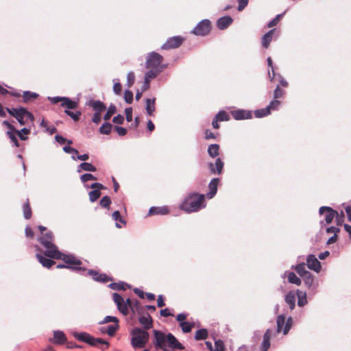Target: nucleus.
Returning a JSON list of instances; mask_svg holds the SVG:
<instances>
[{
	"label": "nucleus",
	"mask_w": 351,
	"mask_h": 351,
	"mask_svg": "<svg viewBox=\"0 0 351 351\" xmlns=\"http://www.w3.org/2000/svg\"><path fill=\"white\" fill-rule=\"evenodd\" d=\"M239 3L238 10L242 11L248 4L249 0H237Z\"/></svg>",
	"instance_id": "62"
},
{
	"label": "nucleus",
	"mask_w": 351,
	"mask_h": 351,
	"mask_svg": "<svg viewBox=\"0 0 351 351\" xmlns=\"http://www.w3.org/2000/svg\"><path fill=\"white\" fill-rule=\"evenodd\" d=\"M69 110L70 109L66 108L64 112L66 114V115L70 117L73 121H77L82 115V112L80 111L73 112Z\"/></svg>",
	"instance_id": "40"
},
{
	"label": "nucleus",
	"mask_w": 351,
	"mask_h": 351,
	"mask_svg": "<svg viewBox=\"0 0 351 351\" xmlns=\"http://www.w3.org/2000/svg\"><path fill=\"white\" fill-rule=\"evenodd\" d=\"M302 278H303L306 286L310 288L314 282V279L312 274L310 272H308L307 275H304Z\"/></svg>",
	"instance_id": "45"
},
{
	"label": "nucleus",
	"mask_w": 351,
	"mask_h": 351,
	"mask_svg": "<svg viewBox=\"0 0 351 351\" xmlns=\"http://www.w3.org/2000/svg\"><path fill=\"white\" fill-rule=\"evenodd\" d=\"M292 319L288 318L285 322V317L283 315H278L276 319L277 332H280L283 330V334L287 335L292 326Z\"/></svg>",
	"instance_id": "10"
},
{
	"label": "nucleus",
	"mask_w": 351,
	"mask_h": 351,
	"mask_svg": "<svg viewBox=\"0 0 351 351\" xmlns=\"http://www.w3.org/2000/svg\"><path fill=\"white\" fill-rule=\"evenodd\" d=\"M219 183V178H213L211 180V181L209 183L208 188H209V193H207V197L209 199H211L214 197V195L217 193V186Z\"/></svg>",
	"instance_id": "22"
},
{
	"label": "nucleus",
	"mask_w": 351,
	"mask_h": 351,
	"mask_svg": "<svg viewBox=\"0 0 351 351\" xmlns=\"http://www.w3.org/2000/svg\"><path fill=\"white\" fill-rule=\"evenodd\" d=\"M215 118L217 119L219 121H229L230 116L229 114L223 110L219 111L215 116Z\"/></svg>",
	"instance_id": "44"
},
{
	"label": "nucleus",
	"mask_w": 351,
	"mask_h": 351,
	"mask_svg": "<svg viewBox=\"0 0 351 351\" xmlns=\"http://www.w3.org/2000/svg\"><path fill=\"white\" fill-rule=\"evenodd\" d=\"M285 302L289 306V308L292 310L295 308V297L294 293L289 292L285 296Z\"/></svg>",
	"instance_id": "34"
},
{
	"label": "nucleus",
	"mask_w": 351,
	"mask_h": 351,
	"mask_svg": "<svg viewBox=\"0 0 351 351\" xmlns=\"http://www.w3.org/2000/svg\"><path fill=\"white\" fill-rule=\"evenodd\" d=\"M287 278L289 282L291 284H295L296 285H301V280L293 272H289L287 274Z\"/></svg>",
	"instance_id": "37"
},
{
	"label": "nucleus",
	"mask_w": 351,
	"mask_h": 351,
	"mask_svg": "<svg viewBox=\"0 0 351 351\" xmlns=\"http://www.w3.org/2000/svg\"><path fill=\"white\" fill-rule=\"evenodd\" d=\"M126 120L128 122L132 120V108L131 107L127 108L125 110Z\"/></svg>",
	"instance_id": "61"
},
{
	"label": "nucleus",
	"mask_w": 351,
	"mask_h": 351,
	"mask_svg": "<svg viewBox=\"0 0 351 351\" xmlns=\"http://www.w3.org/2000/svg\"><path fill=\"white\" fill-rule=\"evenodd\" d=\"M110 204L111 199L108 195L103 197L99 202L100 206L105 208H109Z\"/></svg>",
	"instance_id": "47"
},
{
	"label": "nucleus",
	"mask_w": 351,
	"mask_h": 351,
	"mask_svg": "<svg viewBox=\"0 0 351 351\" xmlns=\"http://www.w3.org/2000/svg\"><path fill=\"white\" fill-rule=\"evenodd\" d=\"M36 258H37L38 261H39V263L43 267H45L46 268L49 269V268L51 267L55 264V261H53L51 259L47 258L41 254H37Z\"/></svg>",
	"instance_id": "26"
},
{
	"label": "nucleus",
	"mask_w": 351,
	"mask_h": 351,
	"mask_svg": "<svg viewBox=\"0 0 351 351\" xmlns=\"http://www.w3.org/2000/svg\"><path fill=\"white\" fill-rule=\"evenodd\" d=\"M108 287L113 290L120 291L125 290L129 286L126 283L121 282L110 283Z\"/></svg>",
	"instance_id": "36"
},
{
	"label": "nucleus",
	"mask_w": 351,
	"mask_h": 351,
	"mask_svg": "<svg viewBox=\"0 0 351 351\" xmlns=\"http://www.w3.org/2000/svg\"><path fill=\"white\" fill-rule=\"evenodd\" d=\"M116 111H117L116 106H115L114 105H113V104H111V105L109 106V108H108V109L107 112H106V113L105 114V115L104 116V120H106V121L109 120V119L111 118V117H112L114 114H115Z\"/></svg>",
	"instance_id": "41"
},
{
	"label": "nucleus",
	"mask_w": 351,
	"mask_h": 351,
	"mask_svg": "<svg viewBox=\"0 0 351 351\" xmlns=\"http://www.w3.org/2000/svg\"><path fill=\"white\" fill-rule=\"evenodd\" d=\"M7 128L9 130L8 132L16 133L22 141H25L27 138V136L22 135V132L25 134H29L30 133V130L25 128H23L21 130H17L12 124H10Z\"/></svg>",
	"instance_id": "25"
},
{
	"label": "nucleus",
	"mask_w": 351,
	"mask_h": 351,
	"mask_svg": "<svg viewBox=\"0 0 351 351\" xmlns=\"http://www.w3.org/2000/svg\"><path fill=\"white\" fill-rule=\"evenodd\" d=\"M269 114L270 112L267 108L257 110L254 112L255 116L258 118L265 117Z\"/></svg>",
	"instance_id": "50"
},
{
	"label": "nucleus",
	"mask_w": 351,
	"mask_h": 351,
	"mask_svg": "<svg viewBox=\"0 0 351 351\" xmlns=\"http://www.w3.org/2000/svg\"><path fill=\"white\" fill-rule=\"evenodd\" d=\"M213 351H226L223 341L220 339L215 341Z\"/></svg>",
	"instance_id": "49"
},
{
	"label": "nucleus",
	"mask_w": 351,
	"mask_h": 351,
	"mask_svg": "<svg viewBox=\"0 0 351 351\" xmlns=\"http://www.w3.org/2000/svg\"><path fill=\"white\" fill-rule=\"evenodd\" d=\"M223 167V162L221 160V158H218L215 160V163H210L209 164V169L212 173H217L221 174Z\"/></svg>",
	"instance_id": "20"
},
{
	"label": "nucleus",
	"mask_w": 351,
	"mask_h": 351,
	"mask_svg": "<svg viewBox=\"0 0 351 351\" xmlns=\"http://www.w3.org/2000/svg\"><path fill=\"white\" fill-rule=\"evenodd\" d=\"M162 62L163 57L158 53L152 51L147 55L145 62L148 69L146 72V81L156 77L167 67Z\"/></svg>",
	"instance_id": "3"
},
{
	"label": "nucleus",
	"mask_w": 351,
	"mask_h": 351,
	"mask_svg": "<svg viewBox=\"0 0 351 351\" xmlns=\"http://www.w3.org/2000/svg\"><path fill=\"white\" fill-rule=\"evenodd\" d=\"M267 61L268 66L271 68V71H272V76L270 74V71H268L269 77L270 78L271 81H273L276 77V74L274 72V69L273 66V62H272L271 57H268L267 59Z\"/></svg>",
	"instance_id": "51"
},
{
	"label": "nucleus",
	"mask_w": 351,
	"mask_h": 351,
	"mask_svg": "<svg viewBox=\"0 0 351 351\" xmlns=\"http://www.w3.org/2000/svg\"><path fill=\"white\" fill-rule=\"evenodd\" d=\"M80 167L86 171H96L97 169L95 166H93L92 164L88 162H82L80 165Z\"/></svg>",
	"instance_id": "42"
},
{
	"label": "nucleus",
	"mask_w": 351,
	"mask_h": 351,
	"mask_svg": "<svg viewBox=\"0 0 351 351\" xmlns=\"http://www.w3.org/2000/svg\"><path fill=\"white\" fill-rule=\"evenodd\" d=\"M90 188L94 189L88 193L90 201L92 202H95L100 197V190L106 189L102 184L98 182L93 183Z\"/></svg>",
	"instance_id": "14"
},
{
	"label": "nucleus",
	"mask_w": 351,
	"mask_h": 351,
	"mask_svg": "<svg viewBox=\"0 0 351 351\" xmlns=\"http://www.w3.org/2000/svg\"><path fill=\"white\" fill-rule=\"evenodd\" d=\"M131 345L134 348H143L148 343L149 335L147 331L141 328H134L131 332Z\"/></svg>",
	"instance_id": "5"
},
{
	"label": "nucleus",
	"mask_w": 351,
	"mask_h": 351,
	"mask_svg": "<svg viewBox=\"0 0 351 351\" xmlns=\"http://www.w3.org/2000/svg\"><path fill=\"white\" fill-rule=\"evenodd\" d=\"M108 322H114L116 324H118L119 319L117 317L114 316H106L102 322H99V324H106Z\"/></svg>",
	"instance_id": "54"
},
{
	"label": "nucleus",
	"mask_w": 351,
	"mask_h": 351,
	"mask_svg": "<svg viewBox=\"0 0 351 351\" xmlns=\"http://www.w3.org/2000/svg\"><path fill=\"white\" fill-rule=\"evenodd\" d=\"M55 138L56 140V141L58 143H59L60 144H64L66 142L69 144V145H71L72 144V141L71 140H67L66 138H65L64 137H63L62 136H60V135H56L55 136Z\"/></svg>",
	"instance_id": "60"
},
{
	"label": "nucleus",
	"mask_w": 351,
	"mask_h": 351,
	"mask_svg": "<svg viewBox=\"0 0 351 351\" xmlns=\"http://www.w3.org/2000/svg\"><path fill=\"white\" fill-rule=\"evenodd\" d=\"M112 125L110 123H104L99 128V132L101 134H109L112 130Z\"/></svg>",
	"instance_id": "43"
},
{
	"label": "nucleus",
	"mask_w": 351,
	"mask_h": 351,
	"mask_svg": "<svg viewBox=\"0 0 351 351\" xmlns=\"http://www.w3.org/2000/svg\"><path fill=\"white\" fill-rule=\"evenodd\" d=\"M219 146L217 144H212L208 146V153L212 158H215L219 155Z\"/></svg>",
	"instance_id": "35"
},
{
	"label": "nucleus",
	"mask_w": 351,
	"mask_h": 351,
	"mask_svg": "<svg viewBox=\"0 0 351 351\" xmlns=\"http://www.w3.org/2000/svg\"><path fill=\"white\" fill-rule=\"evenodd\" d=\"M205 206L204 195L191 193L184 197L182 203L180 204L179 208L180 210L187 213H190L197 212L201 208L205 207Z\"/></svg>",
	"instance_id": "4"
},
{
	"label": "nucleus",
	"mask_w": 351,
	"mask_h": 351,
	"mask_svg": "<svg viewBox=\"0 0 351 351\" xmlns=\"http://www.w3.org/2000/svg\"><path fill=\"white\" fill-rule=\"evenodd\" d=\"M271 335V331L269 329H267L263 335V340L261 345V351H267L269 348Z\"/></svg>",
	"instance_id": "24"
},
{
	"label": "nucleus",
	"mask_w": 351,
	"mask_h": 351,
	"mask_svg": "<svg viewBox=\"0 0 351 351\" xmlns=\"http://www.w3.org/2000/svg\"><path fill=\"white\" fill-rule=\"evenodd\" d=\"M5 110L12 117L16 118L21 125H24L27 122H32L34 117L32 112H29L26 108L21 107L19 108H5Z\"/></svg>",
	"instance_id": "6"
},
{
	"label": "nucleus",
	"mask_w": 351,
	"mask_h": 351,
	"mask_svg": "<svg viewBox=\"0 0 351 351\" xmlns=\"http://www.w3.org/2000/svg\"><path fill=\"white\" fill-rule=\"evenodd\" d=\"M40 243L46 249L44 254L49 258L62 260L69 265H82V262L73 255H66L58 250L54 244V237L51 231L46 232L38 238Z\"/></svg>",
	"instance_id": "1"
},
{
	"label": "nucleus",
	"mask_w": 351,
	"mask_h": 351,
	"mask_svg": "<svg viewBox=\"0 0 351 351\" xmlns=\"http://www.w3.org/2000/svg\"><path fill=\"white\" fill-rule=\"evenodd\" d=\"M139 323L143 326V330H146L153 327V319L147 313L146 315H142L138 318Z\"/></svg>",
	"instance_id": "19"
},
{
	"label": "nucleus",
	"mask_w": 351,
	"mask_h": 351,
	"mask_svg": "<svg viewBox=\"0 0 351 351\" xmlns=\"http://www.w3.org/2000/svg\"><path fill=\"white\" fill-rule=\"evenodd\" d=\"M113 90L115 94L120 95L122 90V86L119 82L114 83L113 86Z\"/></svg>",
	"instance_id": "63"
},
{
	"label": "nucleus",
	"mask_w": 351,
	"mask_h": 351,
	"mask_svg": "<svg viewBox=\"0 0 351 351\" xmlns=\"http://www.w3.org/2000/svg\"><path fill=\"white\" fill-rule=\"evenodd\" d=\"M15 134L16 133H13L12 132H7L8 136L10 138L14 145L18 147H19V143Z\"/></svg>",
	"instance_id": "57"
},
{
	"label": "nucleus",
	"mask_w": 351,
	"mask_h": 351,
	"mask_svg": "<svg viewBox=\"0 0 351 351\" xmlns=\"http://www.w3.org/2000/svg\"><path fill=\"white\" fill-rule=\"evenodd\" d=\"M64 263L66 265L59 264L58 265H57V268H58V269L68 268V269H71L73 270H81L82 269V267H80L81 265H72L66 264L65 262H64Z\"/></svg>",
	"instance_id": "48"
},
{
	"label": "nucleus",
	"mask_w": 351,
	"mask_h": 351,
	"mask_svg": "<svg viewBox=\"0 0 351 351\" xmlns=\"http://www.w3.org/2000/svg\"><path fill=\"white\" fill-rule=\"evenodd\" d=\"M80 179L82 182H86L89 180H97L96 177H95L91 173H84L81 176Z\"/></svg>",
	"instance_id": "53"
},
{
	"label": "nucleus",
	"mask_w": 351,
	"mask_h": 351,
	"mask_svg": "<svg viewBox=\"0 0 351 351\" xmlns=\"http://www.w3.org/2000/svg\"><path fill=\"white\" fill-rule=\"evenodd\" d=\"M319 212L320 215L324 216V219L327 224L330 223L337 214V211L328 206L320 207Z\"/></svg>",
	"instance_id": "13"
},
{
	"label": "nucleus",
	"mask_w": 351,
	"mask_h": 351,
	"mask_svg": "<svg viewBox=\"0 0 351 351\" xmlns=\"http://www.w3.org/2000/svg\"><path fill=\"white\" fill-rule=\"evenodd\" d=\"M336 218V223L337 226H341L344 221V213L341 211L340 213L337 212V214L335 217Z\"/></svg>",
	"instance_id": "58"
},
{
	"label": "nucleus",
	"mask_w": 351,
	"mask_h": 351,
	"mask_svg": "<svg viewBox=\"0 0 351 351\" xmlns=\"http://www.w3.org/2000/svg\"><path fill=\"white\" fill-rule=\"evenodd\" d=\"M211 29L210 21L208 19H204L197 24L192 33L196 36H204L210 32Z\"/></svg>",
	"instance_id": "8"
},
{
	"label": "nucleus",
	"mask_w": 351,
	"mask_h": 351,
	"mask_svg": "<svg viewBox=\"0 0 351 351\" xmlns=\"http://www.w3.org/2000/svg\"><path fill=\"white\" fill-rule=\"evenodd\" d=\"M73 336L78 341L85 342L91 346H97L98 343L105 345L106 348H101L102 350H106L110 346L108 341L101 338H95L87 332H75Z\"/></svg>",
	"instance_id": "7"
},
{
	"label": "nucleus",
	"mask_w": 351,
	"mask_h": 351,
	"mask_svg": "<svg viewBox=\"0 0 351 351\" xmlns=\"http://www.w3.org/2000/svg\"><path fill=\"white\" fill-rule=\"evenodd\" d=\"M88 105L93 108L95 113L101 114V112L106 109V105L102 101L99 100H90Z\"/></svg>",
	"instance_id": "23"
},
{
	"label": "nucleus",
	"mask_w": 351,
	"mask_h": 351,
	"mask_svg": "<svg viewBox=\"0 0 351 351\" xmlns=\"http://www.w3.org/2000/svg\"><path fill=\"white\" fill-rule=\"evenodd\" d=\"M306 265L311 270L319 273L322 269L321 263L313 254H309L306 258Z\"/></svg>",
	"instance_id": "15"
},
{
	"label": "nucleus",
	"mask_w": 351,
	"mask_h": 351,
	"mask_svg": "<svg viewBox=\"0 0 351 351\" xmlns=\"http://www.w3.org/2000/svg\"><path fill=\"white\" fill-rule=\"evenodd\" d=\"M23 211L24 217L26 219H29L32 217V209L30 207L29 199H27L25 203L23 204Z\"/></svg>",
	"instance_id": "32"
},
{
	"label": "nucleus",
	"mask_w": 351,
	"mask_h": 351,
	"mask_svg": "<svg viewBox=\"0 0 351 351\" xmlns=\"http://www.w3.org/2000/svg\"><path fill=\"white\" fill-rule=\"evenodd\" d=\"M49 341L56 345H63L66 343L67 338L62 331L56 330L53 332V338H50Z\"/></svg>",
	"instance_id": "17"
},
{
	"label": "nucleus",
	"mask_w": 351,
	"mask_h": 351,
	"mask_svg": "<svg viewBox=\"0 0 351 351\" xmlns=\"http://www.w3.org/2000/svg\"><path fill=\"white\" fill-rule=\"evenodd\" d=\"M124 99L126 103L131 104L133 101V93L130 90H125L124 93Z\"/></svg>",
	"instance_id": "55"
},
{
	"label": "nucleus",
	"mask_w": 351,
	"mask_h": 351,
	"mask_svg": "<svg viewBox=\"0 0 351 351\" xmlns=\"http://www.w3.org/2000/svg\"><path fill=\"white\" fill-rule=\"evenodd\" d=\"M119 324H115L114 326L110 325L107 328H103L101 329V332L107 333L109 336H114L116 331L119 329Z\"/></svg>",
	"instance_id": "33"
},
{
	"label": "nucleus",
	"mask_w": 351,
	"mask_h": 351,
	"mask_svg": "<svg viewBox=\"0 0 351 351\" xmlns=\"http://www.w3.org/2000/svg\"><path fill=\"white\" fill-rule=\"evenodd\" d=\"M38 94L36 93H33L31 91H24L22 97H23V102L28 103L29 101H34L38 97Z\"/></svg>",
	"instance_id": "28"
},
{
	"label": "nucleus",
	"mask_w": 351,
	"mask_h": 351,
	"mask_svg": "<svg viewBox=\"0 0 351 351\" xmlns=\"http://www.w3.org/2000/svg\"><path fill=\"white\" fill-rule=\"evenodd\" d=\"M208 336V330L205 328L199 329L195 334V339L196 341L204 340Z\"/></svg>",
	"instance_id": "31"
},
{
	"label": "nucleus",
	"mask_w": 351,
	"mask_h": 351,
	"mask_svg": "<svg viewBox=\"0 0 351 351\" xmlns=\"http://www.w3.org/2000/svg\"><path fill=\"white\" fill-rule=\"evenodd\" d=\"M233 22L232 19L230 16H226L219 18L217 21V26L219 29H226Z\"/></svg>",
	"instance_id": "21"
},
{
	"label": "nucleus",
	"mask_w": 351,
	"mask_h": 351,
	"mask_svg": "<svg viewBox=\"0 0 351 351\" xmlns=\"http://www.w3.org/2000/svg\"><path fill=\"white\" fill-rule=\"evenodd\" d=\"M193 323H190L189 322H184L180 323V326L184 333L190 332L192 328L194 327Z\"/></svg>",
	"instance_id": "39"
},
{
	"label": "nucleus",
	"mask_w": 351,
	"mask_h": 351,
	"mask_svg": "<svg viewBox=\"0 0 351 351\" xmlns=\"http://www.w3.org/2000/svg\"><path fill=\"white\" fill-rule=\"evenodd\" d=\"M298 304L300 306H303L306 302V293L302 291H298Z\"/></svg>",
	"instance_id": "46"
},
{
	"label": "nucleus",
	"mask_w": 351,
	"mask_h": 351,
	"mask_svg": "<svg viewBox=\"0 0 351 351\" xmlns=\"http://www.w3.org/2000/svg\"><path fill=\"white\" fill-rule=\"evenodd\" d=\"M87 273L93 278L94 280L97 282L106 283L112 280V278L108 276L106 274H100L97 271L93 269L88 270Z\"/></svg>",
	"instance_id": "16"
},
{
	"label": "nucleus",
	"mask_w": 351,
	"mask_h": 351,
	"mask_svg": "<svg viewBox=\"0 0 351 351\" xmlns=\"http://www.w3.org/2000/svg\"><path fill=\"white\" fill-rule=\"evenodd\" d=\"M184 38L180 36L171 37L161 46V49L164 50H169L178 48L182 45Z\"/></svg>",
	"instance_id": "11"
},
{
	"label": "nucleus",
	"mask_w": 351,
	"mask_h": 351,
	"mask_svg": "<svg viewBox=\"0 0 351 351\" xmlns=\"http://www.w3.org/2000/svg\"><path fill=\"white\" fill-rule=\"evenodd\" d=\"M294 269L301 277L304 276V275H307L309 272L306 269L305 263L298 264L294 267Z\"/></svg>",
	"instance_id": "38"
},
{
	"label": "nucleus",
	"mask_w": 351,
	"mask_h": 351,
	"mask_svg": "<svg viewBox=\"0 0 351 351\" xmlns=\"http://www.w3.org/2000/svg\"><path fill=\"white\" fill-rule=\"evenodd\" d=\"M231 114L236 120L247 119L252 117V112L245 110H233L231 112Z\"/></svg>",
	"instance_id": "18"
},
{
	"label": "nucleus",
	"mask_w": 351,
	"mask_h": 351,
	"mask_svg": "<svg viewBox=\"0 0 351 351\" xmlns=\"http://www.w3.org/2000/svg\"><path fill=\"white\" fill-rule=\"evenodd\" d=\"M169 213V210L167 207H152L149 210V215H167Z\"/></svg>",
	"instance_id": "30"
},
{
	"label": "nucleus",
	"mask_w": 351,
	"mask_h": 351,
	"mask_svg": "<svg viewBox=\"0 0 351 351\" xmlns=\"http://www.w3.org/2000/svg\"><path fill=\"white\" fill-rule=\"evenodd\" d=\"M284 95H285V91L280 88V86H277L274 92V99H277L282 98Z\"/></svg>",
	"instance_id": "52"
},
{
	"label": "nucleus",
	"mask_w": 351,
	"mask_h": 351,
	"mask_svg": "<svg viewBox=\"0 0 351 351\" xmlns=\"http://www.w3.org/2000/svg\"><path fill=\"white\" fill-rule=\"evenodd\" d=\"M275 29H271L266 33L262 38V45L265 48H268L272 39Z\"/></svg>",
	"instance_id": "29"
},
{
	"label": "nucleus",
	"mask_w": 351,
	"mask_h": 351,
	"mask_svg": "<svg viewBox=\"0 0 351 351\" xmlns=\"http://www.w3.org/2000/svg\"><path fill=\"white\" fill-rule=\"evenodd\" d=\"M49 100L53 104L61 102V106L66 109H76L79 105L77 101L66 97H49Z\"/></svg>",
	"instance_id": "9"
},
{
	"label": "nucleus",
	"mask_w": 351,
	"mask_h": 351,
	"mask_svg": "<svg viewBox=\"0 0 351 351\" xmlns=\"http://www.w3.org/2000/svg\"><path fill=\"white\" fill-rule=\"evenodd\" d=\"M134 82H135V75H134V73L130 72L127 76L128 86L129 88L131 87L134 84Z\"/></svg>",
	"instance_id": "56"
},
{
	"label": "nucleus",
	"mask_w": 351,
	"mask_h": 351,
	"mask_svg": "<svg viewBox=\"0 0 351 351\" xmlns=\"http://www.w3.org/2000/svg\"><path fill=\"white\" fill-rule=\"evenodd\" d=\"M112 298L117 304L119 311L123 315H127L128 314V304L126 302H125L123 297L117 293H114L112 295Z\"/></svg>",
	"instance_id": "12"
},
{
	"label": "nucleus",
	"mask_w": 351,
	"mask_h": 351,
	"mask_svg": "<svg viewBox=\"0 0 351 351\" xmlns=\"http://www.w3.org/2000/svg\"><path fill=\"white\" fill-rule=\"evenodd\" d=\"M155 102L156 98L146 99L145 109L147 114L149 116H153V114L156 110Z\"/></svg>",
	"instance_id": "27"
},
{
	"label": "nucleus",
	"mask_w": 351,
	"mask_h": 351,
	"mask_svg": "<svg viewBox=\"0 0 351 351\" xmlns=\"http://www.w3.org/2000/svg\"><path fill=\"white\" fill-rule=\"evenodd\" d=\"M280 102L275 99L274 100L270 102V104L267 108H269V112H271V110H276L280 106Z\"/></svg>",
	"instance_id": "59"
},
{
	"label": "nucleus",
	"mask_w": 351,
	"mask_h": 351,
	"mask_svg": "<svg viewBox=\"0 0 351 351\" xmlns=\"http://www.w3.org/2000/svg\"><path fill=\"white\" fill-rule=\"evenodd\" d=\"M114 130L119 136H125L127 134V130L121 126H115Z\"/></svg>",
	"instance_id": "64"
},
{
	"label": "nucleus",
	"mask_w": 351,
	"mask_h": 351,
	"mask_svg": "<svg viewBox=\"0 0 351 351\" xmlns=\"http://www.w3.org/2000/svg\"><path fill=\"white\" fill-rule=\"evenodd\" d=\"M153 334L156 349H161L163 351L184 349V346L171 333L165 334L160 330H154Z\"/></svg>",
	"instance_id": "2"
}]
</instances>
